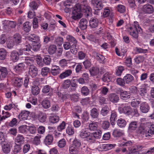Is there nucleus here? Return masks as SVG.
Returning a JSON list of instances; mask_svg holds the SVG:
<instances>
[{
  "mask_svg": "<svg viewBox=\"0 0 154 154\" xmlns=\"http://www.w3.org/2000/svg\"><path fill=\"white\" fill-rule=\"evenodd\" d=\"M65 56L69 61L72 60L73 58V54L70 51H66L65 54Z\"/></svg>",
  "mask_w": 154,
  "mask_h": 154,
  "instance_id": "3c124183",
  "label": "nucleus"
},
{
  "mask_svg": "<svg viewBox=\"0 0 154 154\" xmlns=\"http://www.w3.org/2000/svg\"><path fill=\"white\" fill-rule=\"evenodd\" d=\"M2 24L4 30L6 31H10L11 29L15 28L16 26V22L8 20L3 21Z\"/></svg>",
  "mask_w": 154,
  "mask_h": 154,
  "instance_id": "20e7f679",
  "label": "nucleus"
},
{
  "mask_svg": "<svg viewBox=\"0 0 154 154\" xmlns=\"http://www.w3.org/2000/svg\"><path fill=\"white\" fill-rule=\"evenodd\" d=\"M89 126L91 131H94L97 129V122H92L89 124Z\"/></svg>",
  "mask_w": 154,
  "mask_h": 154,
  "instance_id": "bf43d9fd",
  "label": "nucleus"
},
{
  "mask_svg": "<svg viewBox=\"0 0 154 154\" xmlns=\"http://www.w3.org/2000/svg\"><path fill=\"white\" fill-rule=\"evenodd\" d=\"M28 37L29 40L32 42L33 43L36 42L40 41L39 37L35 34H31L28 36Z\"/></svg>",
  "mask_w": 154,
  "mask_h": 154,
  "instance_id": "5701e85b",
  "label": "nucleus"
},
{
  "mask_svg": "<svg viewBox=\"0 0 154 154\" xmlns=\"http://www.w3.org/2000/svg\"><path fill=\"white\" fill-rule=\"evenodd\" d=\"M26 63L29 67L34 66V59L32 57H27L25 59Z\"/></svg>",
  "mask_w": 154,
  "mask_h": 154,
  "instance_id": "7c9ffc66",
  "label": "nucleus"
},
{
  "mask_svg": "<svg viewBox=\"0 0 154 154\" xmlns=\"http://www.w3.org/2000/svg\"><path fill=\"white\" fill-rule=\"evenodd\" d=\"M81 145L80 142L77 139H75L73 141L72 143L70 146L79 149Z\"/></svg>",
  "mask_w": 154,
  "mask_h": 154,
  "instance_id": "13d9d810",
  "label": "nucleus"
},
{
  "mask_svg": "<svg viewBox=\"0 0 154 154\" xmlns=\"http://www.w3.org/2000/svg\"><path fill=\"white\" fill-rule=\"evenodd\" d=\"M15 141L16 143H17L18 144L20 145L24 143V138L22 135L18 134L15 138Z\"/></svg>",
  "mask_w": 154,
  "mask_h": 154,
  "instance_id": "a878e982",
  "label": "nucleus"
},
{
  "mask_svg": "<svg viewBox=\"0 0 154 154\" xmlns=\"http://www.w3.org/2000/svg\"><path fill=\"white\" fill-rule=\"evenodd\" d=\"M109 111V109L108 106L103 107L101 110V114L103 116H106Z\"/></svg>",
  "mask_w": 154,
  "mask_h": 154,
  "instance_id": "72a5a7b5",
  "label": "nucleus"
},
{
  "mask_svg": "<svg viewBox=\"0 0 154 154\" xmlns=\"http://www.w3.org/2000/svg\"><path fill=\"white\" fill-rule=\"evenodd\" d=\"M39 88L37 86L33 85L32 88V93L34 95H37L39 93Z\"/></svg>",
  "mask_w": 154,
  "mask_h": 154,
  "instance_id": "c9c22d12",
  "label": "nucleus"
},
{
  "mask_svg": "<svg viewBox=\"0 0 154 154\" xmlns=\"http://www.w3.org/2000/svg\"><path fill=\"white\" fill-rule=\"evenodd\" d=\"M90 115L93 119L97 118L99 116V112L97 109L96 108H94L91 111Z\"/></svg>",
  "mask_w": 154,
  "mask_h": 154,
  "instance_id": "c85d7f7f",
  "label": "nucleus"
},
{
  "mask_svg": "<svg viewBox=\"0 0 154 154\" xmlns=\"http://www.w3.org/2000/svg\"><path fill=\"white\" fill-rule=\"evenodd\" d=\"M11 60L14 62H15L19 59V54L18 52L15 51H12L10 55Z\"/></svg>",
  "mask_w": 154,
  "mask_h": 154,
  "instance_id": "f3484780",
  "label": "nucleus"
},
{
  "mask_svg": "<svg viewBox=\"0 0 154 154\" xmlns=\"http://www.w3.org/2000/svg\"><path fill=\"white\" fill-rule=\"evenodd\" d=\"M31 24L29 22H26L24 23L23 25V29L26 32H29L30 30Z\"/></svg>",
  "mask_w": 154,
  "mask_h": 154,
  "instance_id": "c756f323",
  "label": "nucleus"
},
{
  "mask_svg": "<svg viewBox=\"0 0 154 154\" xmlns=\"http://www.w3.org/2000/svg\"><path fill=\"white\" fill-rule=\"evenodd\" d=\"M86 140L88 142L94 143L95 141V139L92 133H90V135L86 138Z\"/></svg>",
  "mask_w": 154,
  "mask_h": 154,
  "instance_id": "4d7b16f0",
  "label": "nucleus"
},
{
  "mask_svg": "<svg viewBox=\"0 0 154 154\" xmlns=\"http://www.w3.org/2000/svg\"><path fill=\"white\" fill-rule=\"evenodd\" d=\"M66 125V123L64 121H63L62 122L57 126V130L59 131H62L63 130L65 129Z\"/></svg>",
  "mask_w": 154,
  "mask_h": 154,
  "instance_id": "338daca9",
  "label": "nucleus"
},
{
  "mask_svg": "<svg viewBox=\"0 0 154 154\" xmlns=\"http://www.w3.org/2000/svg\"><path fill=\"white\" fill-rule=\"evenodd\" d=\"M95 139H99L101 137V131L100 130H97L94 132L92 133Z\"/></svg>",
  "mask_w": 154,
  "mask_h": 154,
  "instance_id": "680f3d73",
  "label": "nucleus"
},
{
  "mask_svg": "<svg viewBox=\"0 0 154 154\" xmlns=\"http://www.w3.org/2000/svg\"><path fill=\"white\" fill-rule=\"evenodd\" d=\"M59 120V117L57 116L54 115L50 116L49 120L50 122L53 123L57 122Z\"/></svg>",
  "mask_w": 154,
  "mask_h": 154,
  "instance_id": "473e14b6",
  "label": "nucleus"
},
{
  "mask_svg": "<svg viewBox=\"0 0 154 154\" xmlns=\"http://www.w3.org/2000/svg\"><path fill=\"white\" fill-rule=\"evenodd\" d=\"M117 124L120 127L123 128L126 126V122L124 119L120 118L117 120Z\"/></svg>",
  "mask_w": 154,
  "mask_h": 154,
  "instance_id": "2f4dec72",
  "label": "nucleus"
},
{
  "mask_svg": "<svg viewBox=\"0 0 154 154\" xmlns=\"http://www.w3.org/2000/svg\"><path fill=\"white\" fill-rule=\"evenodd\" d=\"M2 149L3 152L5 154H8L10 151L11 149V146L8 143L5 142L2 143Z\"/></svg>",
  "mask_w": 154,
  "mask_h": 154,
  "instance_id": "ddd939ff",
  "label": "nucleus"
},
{
  "mask_svg": "<svg viewBox=\"0 0 154 154\" xmlns=\"http://www.w3.org/2000/svg\"><path fill=\"white\" fill-rule=\"evenodd\" d=\"M149 123L148 122L142 123L138 128L137 130L138 133L145 135L146 137L150 138L151 136L150 135L148 134V131H147L148 125H149Z\"/></svg>",
  "mask_w": 154,
  "mask_h": 154,
  "instance_id": "7ed1b4c3",
  "label": "nucleus"
},
{
  "mask_svg": "<svg viewBox=\"0 0 154 154\" xmlns=\"http://www.w3.org/2000/svg\"><path fill=\"white\" fill-rule=\"evenodd\" d=\"M137 127V124L136 122L133 121L129 124L128 129L129 130H134Z\"/></svg>",
  "mask_w": 154,
  "mask_h": 154,
  "instance_id": "4c0bfd02",
  "label": "nucleus"
},
{
  "mask_svg": "<svg viewBox=\"0 0 154 154\" xmlns=\"http://www.w3.org/2000/svg\"><path fill=\"white\" fill-rule=\"evenodd\" d=\"M42 105L43 107L45 109L48 108L50 106V102L48 100H44L42 102Z\"/></svg>",
  "mask_w": 154,
  "mask_h": 154,
  "instance_id": "69168bd1",
  "label": "nucleus"
},
{
  "mask_svg": "<svg viewBox=\"0 0 154 154\" xmlns=\"http://www.w3.org/2000/svg\"><path fill=\"white\" fill-rule=\"evenodd\" d=\"M140 109L142 112L146 113L149 111L150 107L147 103L146 102H144L140 104Z\"/></svg>",
  "mask_w": 154,
  "mask_h": 154,
  "instance_id": "4468645a",
  "label": "nucleus"
},
{
  "mask_svg": "<svg viewBox=\"0 0 154 154\" xmlns=\"http://www.w3.org/2000/svg\"><path fill=\"white\" fill-rule=\"evenodd\" d=\"M23 80V78L20 77H16L14 82V85L17 87H20L22 85Z\"/></svg>",
  "mask_w": 154,
  "mask_h": 154,
  "instance_id": "6ab92c4d",
  "label": "nucleus"
},
{
  "mask_svg": "<svg viewBox=\"0 0 154 154\" xmlns=\"http://www.w3.org/2000/svg\"><path fill=\"white\" fill-rule=\"evenodd\" d=\"M66 133L69 135H72L74 133V128L71 125H69L66 128Z\"/></svg>",
  "mask_w": 154,
  "mask_h": 154,
  "instance_id": "a19ab883",
  "label": "nucleus"
},
{
  "mask_svg": "<svg viewBox=\"0 0 154 154\" xmlns=\"http://www.w3.org/2000/svg\"><path fill=\"white\" fill-rule=\"evenodd\" d=\"M117 119V112L114 111L111 112L110 118V122L112 125H115V122Z\"/></svg>",
  "mask_w": 154,
  "mask_h": 154,
  "instance_id": "bb28decb",
  "label": "nucleus"
},
{
  "mask_svg": "<svg viewBox=\"0 0 154 154\" xmlns=\"http://www.w3.org/2000/svg\"><path fill=\"white\" fill-rule=\"evenodd\" d=\"M56 50V46L54 45H50L48 48V52L51 54H54Z\"/></svg>",
  "mask_w": 154,
  "mask_h": 154,
  "instance_id": "6e6d98bb",
  "label": "nucleus"
},
{
  "mask_svg": "<svg viewBox=\"0 0 154 154\" xmlns=\"http://www.w3.org/2000/svg\"><path fill=\"white\" fill-rule=\"evenodd\" d=\"M21 149L20 145L19 144H17L15 143V145L14 146L13 152L15 154H16L20 151Z\"/></svg>",
  "mask_w": 154,
  "mask_h": 154,
  "instance_id": "052dcab7",
  "label": "nucleus"
},
{
  "mask_svg": "<svg viewBox=\"0 0 154 154\" xmlns=\"http://www.w3.org/2000/svg\"><path fill=\"white\" fill-rule=\"evenodd\" d=\"M109 99L112 102L116 103L119 101V98L118 95L116 94L112 93L109 95Z\"/></svg>",
  "mask_w": 154,
  "mask_h": 154,
  "instance_id": "9b49d317",
  "label": "nucleus"
},
{
  "mask_svg": "<svg viewBox=\"0 0 154 154\" xmlns=\"http://www.w3.org/2000/svg\"><path fill=\"white\" fill-rule=\"evenodd\" d=\"M117 11L120 13H124L126 10L125 7L122 5H118L116 7Z\"/></svg>",
  "mask_w": 154,
  "mask_h": 154,
  "instance_id": "8fccbe9b",
  "label": "nucleus"
},
{
  "mask_svg": "<svg viewBox=\"0 0 154 154\" xmlns=\"http://www.w3.org/2000/svg\"><path fill=\"white\" fill-rule=\"evenodd\" d=\"M126 29L129 34L135 39L138 38L139 33L142 32V29L137 21H135L133 24L128 26Z\"/></svg>",
  "mask_w": 154,
  "mask_h": 154,
  "instance_id": "f03ea898",
  "label": "nucleus"
},
{
  "mask_svg": "<svg viewBox=\"0 0 154 154\" xmlns=\"http://www.w3.org/2000/svg\"><path fill=\"white\" fill-rule=\"evenodd\" d=\"M79 149L70 146L69 147V152L71 154H77Z\"/></svg>",
  "mask_w": 154,
  "mask_h": 154,
  "instance_id": "09e8293b",
  "label": "nucleus"
},
{
  "mask_svg": "<svg viewBox=\"0 0 154 154\" xmlns=\"http://www.w3.org/2000/svg\"><path fill=\"white\" fill-rule=\"evenodd\" d=\"M6 56V52L3 49L0 50V59L1 60H5Z\"/></svg>",
  "mask_w": 154,
  "mask_h": 154,
  "instance_id": "e2e57ef3",
  "label": "nucleus"
},
{
  "mask_svg": "<svg viewBox=\"0 0 154 154\" xmlns=\"http://www.w3.org/2000/svg\"><path fill=\"white\" fill-rule=\"evenodd\" d=\"M43 61L45 65H49L51 63V59L50 56L48 55H46L44 58Z\"/></svg>",
  "mask_w": 154,
  "mask_h": 154,
  "instance_id": "864d4df0",
  "label": "nucleus"
},
{
  "mask_svg": "<svg viewBox=\"0 0 154 154\" xmlns=\"http://www.w3.org/2000/svg\"><path fill=\"white\" fill-rule=\"evenodd\" d=\"M118 110L120 113H123L126 116L131 115L132 108L130 106H125L123 107H119Z\"/></svg>",
  "mask_w": 154,
  "mask_h": 154,
  "instance_id": "39448f33",
  "label": "nucleus"
},
{
  "mask_svg": "<svg viewBox=\"0 0 154 154\" xmlns=\"http://www.w3.org/2000/svg\"><path fill=\"white\" fill-rule=\"evenodd\" d=\"M69 42L71 45L75 46L77 44V41L75 38L72 35H69L67 36L66 37Z\"/></svg>",
  "mask_w": 154,
  "mask_h": 154,
  "instance_id": "b1692460",
  "label": "nucleus"
},
{
  "mask_svg": "<svg viewBox=\"0 0 154 154\" xmlns=\"http://www.w3.org/2000/svg\"><path fill=\"white\" fill-rule=\"evenodd\" d=\"M70 98L71 101L77 102L79 101V94H72L70 95Z\"/></svg>",
  "mask_w": 154,
  "mask_h": 154,
  "instance_id": "79ce46f5",
  "label": "nucleus"
},
{
  "mask_svg": "<svg viewBox=\"0 0 154 154\" xmlns=\"http://www.w3.org/2000/svg\"><path fill=\"white\" fill-rule=\"evenodd\" d=\"M40 47L41 45L39 42H38L33 43L32 49L34 51H36L39 50Z\"/></svg>",
  "mask_w": 154,
  "mask_h": 154,
  "instance_id": "ea45409f",
  "label": "nucleus"
},
{
  "mask_svg": "<svg viewBox=\"0 0 154 154\" xmlns=\"http://www.w3.org/2000/svg\"><path fill=\"white\" fill-rule=\"evenodd\" d=\"M42 136L39 134H37L36 136L33 140V143L36 145L39 144L40 142V139L41 138Z\"/></svg>",
  "mask_w": 154,
  "mask_h": 154,
  "instance_id": "5fc2aeb1",
  "label": "nucleus"
},
{
  "mask_svg": "<svg viewBox=\"0 0 154 154\" xmlns=\"http://www.w3.org/2000/svg\"><path fill=\"white\" fill-rule=\"evenodd\" d=\"M54 137L52 135L48 134L47 135L44 140V142L46 145H51L53 141Z\"/></svg>",
  "mask_w": 154,
  "mask_h": 154,
  "instance_id": "2eb2a0df",
  "label": "nucleus"
},
{
  "mask_svg": "<svg viewBox=\"0 0 154 154\" xmlns=\"http://www.w3.org/2000/svg\"><path fill=\"white\" fill-rule=\"evenodd\" d=\"M66 141L65 139L60 140L58 143V146L60 148L64 147L66 145Z\"/></svg>",
  "mask_w": 154,
  "mask_h": 154,
  "instance_id": "0e129e2a",
  "label": "nucleus"
},
{
  "mask_svg": "<svg viewBox=\"0 0 154 154\" xmlns=\"http://www.w3.org/2000/svg\"><path fill=\"white\" fill-rule=\"evenodd\" d=\"M109 122L107 121H103L102 124V128L104 130L108 129L110 126Z\"/></svg>",
  "mask_w": 154,
  "mask_h": 154,
  "instance_id": "774afa93",
  "label": "nucleus"
},
{
  "mask_svg": "<svg viewBox=\"0 0 154 154\" xmlns=\"http://www.w3.org/2000/svg\"><path fill=\"white\" fill-rule=\"evenodd\" d=\"M30 112L27 111H22L18 115V118L21 120H27L29 116Z\"/></svg>",
  "mask_w": 154,
  "mask_h": 154,
  "instance_id": "6e6552de",
  "label": "nucleus"
},
{
  "mask_svg": "<svg viewBox=\"0 0 154 154\" xmlns=\"http://www.w3.org/2000/svg\"><path fill=\"white\" fill-rule=\"evenodd\" d=\"M142 11L146 14H151L154 11L153 7L152 5L147 4L143 5L142 8Z\"/></svg>",
  "mask_w": 154,
  "mask_h": 154,
  "instance_id": "423d86ee",
  "label": "nucleus"
},
{
  "mask_svg": "<svg viewBox=\"0 0 154 154\" xmlns=\"http://www.w3.org/2000/svg\"><path fill=\"white\" fill-rule=\"evenodd\" d=\"M90 132L86 130H82L81 131L79 135L80 137L83 139L86 138L90 135Z\"/></svg>",
  "mask_w": 154,
  "mask_h": 154,
  "instance_id": "e433bc0d",
  "label": "nucleus"
},
{
  "mask_svg": "<svg viewBox=\"0 0 154 154\" xmlns=\"http://www.w3.org/2000/svg\"><path fill=\"white\" fill-rule=\"evenodd\" d=\"M89 72L91 75H96L99 73V69L97 67H92L89 70Z\"/></svg>",
  "mask_w": 154,
  "mask_h": 154,
  "instance_id": "393cba45",
  "label": "nucleus"
},
{
  "mask_svg": "<svg viewBox=\"0 0 154 154\" xmlns=\"http://www.w3.org/2000/svg\"><path fill=\"white\" fill-rule=\"evenodd\" d=\"M61 72V69L58 66L54 65L52 67L51 72L53 76H56L59 74Z\"/></svg>",
  "mask_w": 154,
  "mask_h": 154,
  "instance_id": "9d476101",
  "label": "nucleus"
},
{
  "mask_svg": "<svg viewBox=\"0 0 154 154\" xmlns=\"http://www.w3.org/2000/svg\"><path fill=\"white\" fill-rule=\"evenodd\" d=\"M50 69L47 67H44L42 69L41 74L43 76H47L50 71Z\"/></svg>",
  "mask_w": 154,
  "mask_h": 154,
  "instance_id": "49530a36",
  "label": "nucleus"
},
{
  "mask_svg": "<svg viewBox=\"0 0 154 154\" xmlns=\"http://www.w3.org/2000/svg\"><path fill=\"white\" fill-rule=\"evenodd\" d=\"M81 92L82 95L87 96L89 93V90L87 87L84 86L82 88Z\"/></svg>",
  "mask_w": 154,
  "mask_h": 154,
  "instance_id": "a18cd8bd",
  "label": "nucleus"
},
{
  "mask_svg": "<svg viewBox=\"0 0 154 154\" xmlns=\"http://www.w3.org/2000/svg\"><path fill=\"white\" fill-rule=\"evenodd\" d=\"M28 73L32 77H35L38 74L37 68L35 65L31 66L28 69Z\"/></svg>",
  "mask_w": 154,
  "mask_h": 154,
  "instance_id": "0eeeda50",
  "label": "nucleus"
},
{
  "mask_svg": "<svg viewBox=\"0 0 154 154\" xmlns=\"http://www.w3.org/2000/svg\"><path fill=\"white\" fill-rule=\"evenodd\" d=\"M111 79V75L109 72L104 74L102 78V80L104 82H109Z\"/></svg>",
  "mask_w": 154,
  "mask_h": 154,
  "instance_id": "cd10ccee",
  "label": "nucleus"
},
{
  "mask_svg": "<svg viewBox=\"0 0 154 154\" xmlns=\"http://www.w3.org/2000/svg\"><path fill=\"white\" fill-rule=\"evenodd\" d=\"M97 59L99 61L100 63H104L105 62V58L102 55L100 54L97 53L96 55Z\"/></svg>",
  "mask_w": 154,
  "mask_h": 154,
  "instance_id": "de8ad7c7",
  "label": "nucleus"
},
{
  "mask_svg": "<svg viewBox=\"0 0 154 154\" xmlns=\"http://www.w3.org/2000/svg\"><path fill=\"white\" fill-rule=\"evenodd\" d=\"M72 73V70L70 69H66L64 72L60 75L59 77L60 79H63L70 76Z\"/></svg>",
  "mask_w": 154,
  "mask_h": 154,
  "instance_id": "f8f14e48",
  "label": "nucleus"
},
{
  "mask_svg": "<svg viewBox=\"0 0 154 154\" xmlns=\"http://www.w3.org/2000/svg\"><path fill=\"white\" fill-rule=\"evenodd\" d=\"M1 75L3 78H5L8 74V71L6 67L1 66L0 68Z\"/></svg>",
  "mask_w": 154,
  "mask_h": 154,
  "instance_id": "58836bf2",
  "label": "nucleus"
},
{
  "mask_svg": "<svg viewBox=\"0 0 154 154\" xmlns=\"http://www.w3.org/2000/svg\"><path fill=\"white\" fill-rule=\"evenodd\" d=\"M27 127L26 125H23L19 127L18 128L19 132L23 134H26L28 130Z\"/></svg>",
  "mask_w": 154,
  "mask_h": 154,
  "instance_id": "c03bdc74",
  "label": "nucleus"
},
{
  "mask_svg": "<svg viewBox=\"0 0 154 154\" xmlns=\"http://www.w3.org/2000/svg\"><path fill=\"white\" fill-rule=\"evenodd\" d=\"M87 20L85 18L81 19L79 22V26L82 30H84L87 27Z\"/></svg>",
  "mask_w": 154,
  "mask_h": 154,
  "instance_id": "4be33fe9",
  "label": "nucleus"
},
{
  "mask_svg": "<svg viewBox=\"0 0 154 154\" xmlns=\"http://www.w3.org/2000/svg\"><path fill=\"white\" fill-rule=\"evenodd\" d=\"M120 97L122 100H127L130 98V94L126 91H121L120 93Z\"/></svg>",
  "mask_w": 154,
  "mask_h": 154,
  "instance_id": "aec40b11",
  "label": "nucleus"
},
{
  "mask_svg": "<svg viewBox=\"0 0 154 154\" xmlns=\"http://www.w3.org/2000/svg\"><path fill=\"white\" fill-rule=\"evenodd\" d=\"M13 41L14 43L16 45H19L22 42V37L21 35L17 33L15 34L13 36Z\"/></svg>",
  "mask_w": 154,
  "mask_h": 154,
  "instance_id": "1a4fd4ad",
  "label": "nucleus"
},
{
  "mask_svg": "<svg viewBox=\"0 0 154 154\" xmlns=\"http://www.w3.org/2000/svg\"><path fill=\"white\" fill-rule=\"evenodd\" d=\"M82 10L86 13L88 15L91 13V9L90 7L88 5L86 0L83 1L81 4L77 3L75 5L72 11V18L75 20L80 19L82 16L81 13Z\"/></svg>",
  "mask_w": 154,
  "mask_h": 154,
  "instance_id": "f257e3e1",
  "label": "nucleus"
},
{
  "mask_svg": "<svg viewBox=\"0 0 154 154\" xmlns=\"http://www.w3.org/2000/svg\"><path fill=\"white\" fill-rule=\"evenodd\" d=\"M115 145H113L112 144H103L101 146V147L105 150H109L112 149L115 146Z\"/></svg>",
  "mask_w": 154,
  "mask_h": 154,
  "instance_id": "603ef678",
  "label": "nucleus"
},
{
  "mask_svg": "<svg viewBox=\"0 0 154 154\" xmlns=\"http://www.w3.org/2000/svg\"><path fill=\"white\" fill-rule=\"evenodd\" d=\"M140 147L141 148V146H139V147L137 146V149L132 147V146L130 147H128V151L127 152V154H130L133 153H134V154H135V153L136 152H137V151H136L137 150H140V149H139Z\"/></svg>",
  "mask_w": 154,
  "mask_h": 154,
  "instance_id": "f704fd0d",
  "label": "nucleus"
},
{
  "mask_svg": "<svg viewBox=\"0 0 154 154\" xmlns=\"http://www.w3.org/2000/svg\"><path fill=\"white\" fill-rule=\"evenodd\" d=\"M90 26L91 28H95L97 26L99 21L96 18H92L89 21Z\"/></svg>",
  "mask_w": 154,
  "mask_h": 154,
  "instance_id": "a211bd4d",
  "label": "nucleus"
},
{
  "mask_svg": "<svg viewBox=\"0 0 154 154\" xmlns=\"http://www.w3.org/2000/svg\"><path fill=\"white\" fill-rule=\"evenodd\" d=\"M124 80L125 84H129L131 83L134 80V77L129 74H127L123 77Z\"/></svg>",
  "mask_w": 154,
  "mask_h": 154,
  "instance_id": "dca6fc26",
  "label": "nucleus"
},
{
  "mask_svg": "<svg viewBox=\"0 0 154 154\" xmlns=\"http://www.w3.org/2000/svg\"><path fill=\"white\" fill-rule=\"evenodd\" d=\"M123 134L122 132L119 129H115L112 133L113 135L116 137H120Z\"/></svg>",
  "mask_w": 154,
  "mask_h": 154,
  "instance_id": "37998d69",
  "label": "nucleus"
},
{
  "mask_svg": "<svg viewBox=\"0 0 154 154\" xmlns=\"http://www.w3.org/2000/svg\"><path fill=\"white\" fill-rule=\"evenodd\" d=\"M37 117L40 122H44L46 120L47 116L45 114L42 112H40L37 115Z\"/></svg>",
  "mask_w": 154,
  "mask_h": 154,
  "instance_id": "412c9836",
  "label": "nucleus"
}]
</instances>
